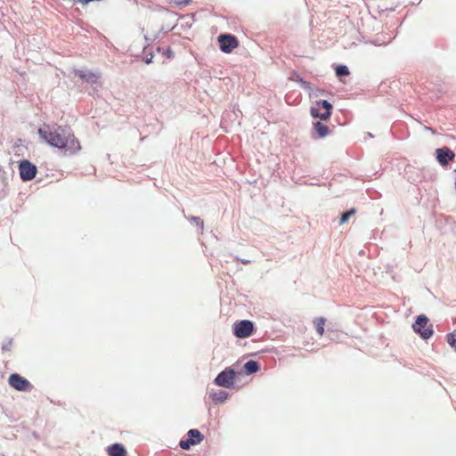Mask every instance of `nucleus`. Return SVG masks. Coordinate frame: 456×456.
Wrapping results in <instances>:
<instances>
[{
    "label": "nucleus",
    "instance_id": "nucleus-1",
    "mask_svg": "<svg viewBox=\"0 0 456 456\" xmlns=\"http://www.w3.org/2000/svg\"><path fill=\"white\" fill-rule=\"evenodd\" d=\"M38 134L48 144L61 150L66 155L76 154L81 150L78 139L69 128L62 126L51 128L45 125L38 129Z\"/></svg>",
    "mask_w": 456,
    "mask_h": 456
},
{
    "label": "nucleus",
    "instance_id": "nucleus-2",
    "mask_svg": "<svg viewBox=\"0 0 456 456\" xmlns=\"http://www.w3.org/2000/svg\"><path fill=\"white\" fill-rule=\"evenodd\" d=\"M332 104L325 100L317 101L311 107L310 113L313 118L328 120L331 116Z\"/></svg>",
    "mask_w": 456,
    "mask_h": 456
},
{
    "label": "nucleus",
    "instance_id": "nucleus-3",
    "mask_svg": "<svg viewBox=\"0 0 456 456\" xmlns=\"http://www.w3.org/2000/svg\"><path fill=\"white\" fill-rule=\"evenodd\" d=\"M254 330L253 322L248 320L237 322L233 325V333L239 338H248Z\"/></svg>",
    "mask_w": 456,
    "mask_h": 456
},
{
    "label": "nucleus",
    "instance_id": "nucleus-4",
    "mask_svg": "<svg viewBox=\"0 0 456 456\" xmlns=\"http://www.w3.org/2000/svg\"><path fill=\"white\" fill-rule=\"evenodd\" d=\"M19 171L22 181H30L34 179L37 174V167L27 159L20 162Z\"/></svg>",
    "mask_w": 456,
    "mask_h": 456
},
{
    "label": "nucleus",
    "instance_id": "nucleus-5",
    "mask_svg": "<svg viewBox=\"0 0 456 456\" xmlns=\"http://www.w3.org/2000/svg\"><path fill=\"white\" fill-rule=\"evenodd\" d=\"M412 327L423 338H429L433 334V330L428 326V319L424 315L418 316Z\"/></svg>",
    "mask_w": 456,
    "mask_h": 456
},
{
    "label": "nucleus",
    "instance_id": "nucleus-6",
    "mask_svg": "<svg viewBox=\"0 0 456 456\" xmlns=\"http://www.w3.org/2000/svg\"><path fill=\"white\" fill-rule=\"evenodd\" d=\"M235 380V371L231 368H226L220 372L215 379V383L223 387L230 388L233 386Z\"/></svg>",
    "mask_w": 456,
    "mask_h": 456
},
{
    "label": "nucleus",
    "instance_id": "nucleus-7",
    "mask_svg": "<svg viewBox=\"0 0 456 456\" xmlns=\"http://www.w3.org/2000/svg\"><path fill=\"white\" fill-rule=\"evenodd\" d=\"M187 438L180 441L179 445L183 450H189L191 445L200 444L204 436L198 429H190L187 433Z\"/></svg>",
    "mask_w": 456,
    "mask_h": 456
},
{
    "label": "nucleus",
    "instance_id": "nucleus-8",
    "mask_svg": "<svg viewBox=\"0 0 456 456\" xmlns=\"http://www.w3.org/2000/svg\"><path fill=\"white\" fill-rule=\"evenodd\" d=\"M218 42L221 51L226 53H232L239 45L238 39L232 35H220Z\"/></svg>",
    "mask_w": 456,
    "mask_h": 456
},
{
    "label": "nucleus",
    "instance_id": "nucleus-9",
    "mask_svg": "<svg viewBox=\"0 0 456 456\" xmlns=\"http://www.w3.org/2000/svg\"><path fill=\"white\" fill-rule=\"evenodd\" d=\"M9 384L18 391H28L31 388L29 381L17 373L9 377Z\"/></svg>",
    "mask_w": 456,
    "mask_h": 456
},
{
    "label": "nucleus",
    "instance_id": "nucleus-10",
    "mask_svg": "<svg viewBox=\"0 0 456 456\" xmlns=\"http://www.w3.org/2000/svg\"><path fill=\"white\" fill-rule=\"evenodd\" d=\"M436 159L442 166H446L449 161L453 160L455 158L454 152L447 148H439L436 151Z\"/></svg>",
    "mask_w": 456,
    "mask_h": 456
},
{
    "label": "nucleus",
    "instance_id": "nucleus-11",
    "mask_svg": "<svg viewBox=\"0 0 456 456\" xmlns=\"http://www.w3.org/2000/svg\"><path fill=\"white\" fill-rule=\"evenodd\" d=\"M74 74L76 77H79L81 80L86 81L87 83L95 84L97 83L100 76L96 73H94L90 70H82V69H74Z\"/></svg>",
    "mask_w": 456,
    "mask_h": 456
},
{
    "label": "nucleus",
    "instance_id": "nucleus-12",
    "mask_svg": "<svg viewBox=\"0 0 456 456\" xmlns=\"http://www.w3.org/2000/svg\"><path fill=\"white\" fill-rule=\"evenodd\" d=\"M330 128L325 124L317 121L314 123L313 132L314 137L316 138H323L330 134Z\"/></svg>",
    "mask_w": 456,
    "mask_h": 456
},
{
    "label": "nucleus",
    "instance_id": "nucleus-13",
    "mask_svg": "<svg viewBox=\"0 0 456 456\" xmlns=\"http://www.w3.org/2000/svg\"><path fill=\"white\" fill-rule=\"evenodd\" d=\"M108 453L110 456H126V451L120 444H115L109 446Z\"/></svg>",
    "mask_w": 456,
    "mask_h": 456
},
{
    "label": "nucleus",
    "instance_id": "nucleus-14",
    "mask_svg": "<svg viewBox=\"0 0 456 456\" xmlns=\"http://www.w3.org/2000/svg\"><path fill=\"white\" fill-rule=\"evenodd\" d=\"M314 323L316 328V331L320 337L324 334V327L326 324V319L323 317H318L314 320Z\"/></svg>",
    "mask_w": 456,
    "mask_h": 456
},
{
    "label": "nucleus",
    "instance_id": "nucleus-15",
    "mask_svg": "<svg viewBox=\"0 0 456 456\" xmlns=\"http://www.w3.org/2000/svg\"><path fill=\"white\" fill-rule=\"evenodd\" d=\"M227 396L228 393L224 390H219L218 392L210 395L211 399L216 403L224 402L227 399Z\"/></svg>",
    "mask_w": 456,
    "mask_h": 456
},
{
    "label": "nucleus",
    "instance_id": "nucleus-16",
    "mask_svg": "<svg viewBox=\"0 0 456 456\" xmlns=\"http://www.w3.org/2000/svg\"><path fill=\"white\" fill-rule=\"evenodd\" d=\"M259 370V364L256 361H248L244 364V370L247 374H253Z\"/></svg>",
    "mask_w": 456,
    "mask_h": 456
},
{
    "label": "nucleus",
    "instance_id": "nucleus-17",
    "mask_svg": "<svg viewBox=\"0 0 456 456\" xmlns=\"http://www.w3.org/2000/svg\"><path fill=\"white\" fill-rule=\"evenodd\" d=\"M191 0H169L172 7L182 9L183 7L190 4Z\"/></svg>",
    "mask_w": 456,
    "mask_h": 456
},
{
    "label": "nucleus",
    "instance_id": "nucleus-18",
    "mask_svg": "<svg viewBox=\"0 0 456 456\" xmlns=\"http://www.w3.org/2000/svg\"><path fill=\"white\" fill-rule=\"evenodd\" d=\"M336 75L338 77H342V76L349 75L348 68L346 66H344V65L338 66L336 68Z\"/></svg>",
    "mask_w": 456,
    "mask_h": 456
},
{
    "label": "nucleus",
    "instance_id": "nucleus-19",
    "mask_svg": "<svg viewBox=\"0 0 456 456\" xmlns=\"http://www.w3.org/2000/svg\"><path fill=\"white\" fill-rule=\"evenodd\" d=\"M447 343L456 351V336L454 333H450L446 337Z\"/></svg>",
    "mask_w": 456,
    "mask_h": 456
},
{
    "label": "nucleus",
    "instance_id": "nucleus-20",
    "mask_svg": "<svg viewBox=\"0 0 456 456\" xmlns=\"http://www.w3.org/2000/svg\"><path fill=\"white\" fill-rule=\"evenodd\" d=\"M189 220L195 224L200 229H203L204 223L199 216H191Z\"/></svg>",
    "mask_w": 456,
    "mask_h": 456
},
{
    "label": "nucleus",
    "instance_id": "nucleus-21",
    "mask_svg": "<svg viewBox=\"0 0 456 456\" xmlns=\"http://www.w3.org/2000/svg\"><path fill=\"white\" fill-rule=\"evenodd\" d=\"M354 214V209L344 213L340 219L341 223H346L350 218V216H353Z\"/></svg>",
    "mask_w": 456,
    "mask_h": 456
},
{
    "label": "nucleus",
    "instance_id": "nucleus-22",
    "mask_svg": "<svg viewBox=\"0 0 456 456\" xmlns=\"http://www.w3.org/2000/svg\"><path fill=\"white\" fill-rule=\"evenodd\" d=\"M173 56V53L168 49L167 50V58H171Z\"/></svg>",
    "mask_w": 456,
    "mask_h": 456
}]
</instances>
